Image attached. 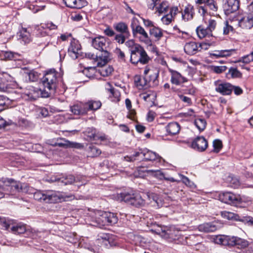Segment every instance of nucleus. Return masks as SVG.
<instances>
[{"instance_id": "obj_9", "label": "nucleus", "mask_w": 253, "mask_h": 253, "mask_svg": "<svg viewBox=\"0 0 253 253\" xmlns=\"http://www.w3.org/2000/svg\"><path fill=\"white\" fill-rule=\"evenodd\" d=\"M157 233L164 238L174 240L177 238L179 231L173 227H161L160 230L158 229Z\"/></svg>"}, {"instance_id": "obj_56", "label": "nucleus", "mask_w": 253, "mask_h": 253, "mask_svg": "<svg viewBox=\"0 0 253 253\" xmlns=\"http://www.w3.org/2000/svg\"><path fill=\"white\" fill-rule=\"evenodd\" d=\"M125 45L128 48H129V51L134 49L135 47H138L137 46H140V45L136 44L133 40H130L126 41L125 42Z\"/></svg>"}, {"instance_id": "obj_44", "label": "nucleus", "mask_w": 253, "mask_h": 253, "mask_svg": "<svg viewBox=\"0 0 253 253\" xmlns=\"http://www.w3.org/2000/svg\"><path fill=\"white\" fill-rule=\"evenodd\" d=\"M221 215L222 217L225 219H227L228 220H237L238 215L235 214L233 212L227 211H223L221 212Z\"/></svg>"}, {"instance_id": "obj_3", "label": "nucleus", "mask_w": 253, "mask_h": 253, "mask_svg": "<svg viewBox=\"0 0 253 253\" xmlns=\"http://www.w3.org/2000/svg\"><path fill=\"white\" fill-rule=\"evenodd\" d=\"M138 21L135 17L131 20L130 27L134 37L138 38L140 42L146 44L150 42L148 34L142 26L138 24Z\"/></svg>"}, {"instance_id": "obj_49", "label": "nucleus", "mask_w": 253, "mask_h": 253, "mask_svg": "<svg viewBox=\"0 0 253 253\" xmlns=\"http://www.w3.org/2000/svg\"><path fill=\"white\" fill-rule=\"evenodd\" d=\"M113 68L111 66H106L102 68L100 71V74L102 76L107 77L110 75L113 72Z\"/></svg>"}, {"instance_id": "obj_1", "label": "nucleus", "mask_w": 253, "mask_h": 253, "mask_svg": "<svg viewBox=\"0 0 253 253\" xmlns=\"http://www.w3.org/2000/svg\"><path fill=\"white\" fill-rule=\"evenodd\" d=\"M58 73L54 69H50L46 72L42 79L44 90L42 92L43 97H48L54 94L57 88Z\"/></svg>"}, {"instance_id": "obj_20", "label": "nucleus", "mask_w": 253, "mask_h": 253, "mask_svg": "<svg viewBox=\"0 0 253 253\" xmlns=\"http://www.w3.org/2000/svg\"><path fill=\"white\" fill-rule=\"evenodd\" d=\"M106 90L110 93L109 97L114 102H119L120 100V91L115 89L109 83H107L105 86Z\"/></svg>"}, {"instance_id": "obj_4", "label": "nucleus", "mask_w": 253, "mask_h": 253, "mask_svg": "<svg viewBox=\"0 0 253 253\" xmlns=\"http://www.w3.org/2000/svg\"><path fill=\"white\" fill-rule=\"evenodd\" d=\"M118 199L124 201L136 207H142L145 204V201L142 196L138 193H121L118 195Z\"/></svg>"}, {"instance_id": "obj_59", "label": "nucleus", "mask_w": 253, "mask_h": 253, "mask_svg": "<svg viewBox=\"0 0 253 253\" xmlns=\"http://www.w3.org/2000/svg\"><path fill=\"white\" fill-rule=\"evenodd\" d=\"M216 24L217 23L215 20L210 19L208 21V25L207 28L212 33L215 30Z\"/></svg>"}, {"instance_id": "obj_15", "label": "nucleus", "mask_w": 253, "mask_h": 253, "mask_svg": "<svg viewBox=\"0 0 253 253\" xmlns=\"http://www.w3.org/2000/svg\"><path fill=\"white\" fill-rule=\"evenodd\" d=\"M208 141L203 136L197 137L192 143V147L199 151H204L207 148Z\"/></svg>"}, {"instance_id": "obj_40", "label": "nucleus", "mask_w": 253, "mask_h": 253, "mask_svg": "<svg viewBox=\"0 0 253 253\" xmlns=\"http://www.w3.org/2000/svg\"><path fill=\"white\" fill-rule=\"evenodd\" d=\"M106 213L107 225H112L117 222L118 217L115 213L110 212H106Z\"/></svg>"}, {"instance_id": "obj_63", "label": "nucleus", "mask_w": 253, "mask_h": 253, "mask_svg": "<svg viewBox=\"0 0 253 253\" xmlns=\"http://www.w3.org/2000/svg\"><path fill=\"white\" fill-rule=\"evenodd\" d=\"M227 69V67L225 66H213L212 70L216 73L220 74L225 71Z\"/></svg>"}, {"instance_id": "obj_50", "label": "nucleus", "mask_w": 253, "mask_h": 253, "mask_svg": "<svg viewBox=\"0 0 253 253\" xmlns=\"http://www.w3.org/2000/svg\"><path fill=\"white\" fill-rule=\"evenodd\" d=\"M140 156V152H136L132 156H126L124 157L122 159L124 161L128 162H133L137 160V158Z\"/></svg>"}, {"instance_id": "obj_38", "label": "nucleus", "mask_w": 253, "mask_h": 253, "mask_svg": "<svg viewBox=\"0 0 253 253\" xmlns=\"http://www.w3.org/2000/svg\"><path fill=\"white\" fill-rule=\"evenodd\" d=\"M87 110L96 111L99 109L102 105V103L98 100H89L86 102Z\"/></svg>"}, {"instance_id": "obj_27", "label": "nucleus", "mask_w": 253, "mask_h": 253, "mask_svg": "<svg viewBox=\"0 0 253 253\" xmlns=\"http://www.w3.org/2000/svg\"><path fill=\"white\" fill-rule=\"evenodd\" d=\"M65 5L70 8H81L86 3L85 0H63Z\"/></svg>"}, {"instance_id": "obj_10", "label": "nucleus", "mask_w": 253, "mask_h": 253, "mask_svg": "<svg viewBox=\"0 0 253 253\" xmlns=\"http://www.w3.org/2000/svg\"><path fill=\"white\" fill-rule=\"evenodd\" d=\"M230 242V246H236L244 253H246V251L249 248L250 245L247 240L237 236H231Z\"/></svg>"}, {"instance_id": "obj_24", "label": "nucleus", "mask_w": 253, "mask_h": 253, "mask_svg": "<svg viewBox=\"0 0 253 253\" xmlns=\"http://www.w3.org/2000/svg\"><path fill=\"white\" fill-rule=\"evenodd\" d=\"M195 14L194 6L191 4H188L181 12L182 19L185 21L192 20Z\"/></svg>"}, {"instance_id": "obj_30", "label": "nucleus", "mask_w": 253, "mask_h": 253, "mask_svg": "<svg viewBox=\"0 0 253 253\" xmlns=\"http://www.w3.org/2000/svg\"><path fill=\"white\" fill-rule=\"evenodd\" d=\"M114 29L121 34L126 35V36H130V33L127 25L123 22L117 23L114 25Z\"/></svg>"}, {"instance_id": "obj_11", "label": "nucleus", "mask_w": 253, "mask_h": 253, "mask_svg": "<svg viewBox=\"0 0 253 253\" xmlns=\"http://www.w3.org/2000/svg\"><path fill=\"white\" fill-rule=\"evenodd\" d=\"M215 85L216 86L215 90L217 92L223 95L231 94L233 85L230 83L218 81L215 82Z\"/></svg>"}, {"instance_id": "obj_55", "label": "nucleus", "mask_w": 253, "mask_h": 253, "mask_svg": "<svg viewBox=\"0 0 253 253\" xmlns=\"http://www.w3.org/2000/svg\"><path fill=\"white\" fill-rule=\"evenodd\" d=\"M227 181L230 183L231 186L236 188L239 185V180L233 176H229L227 178Z\"/></svg>"}, {"instance_id": "obj_52", "label": "nucleus", "mask_w": 253, "mask_h": 253, "mask_svg": "<svg viewBox=\"0 0 253 253\" xmlns=\"http://www.w3.org/2000/svg\"><path fill=\"white\" fill-rule=\"evenodd\" d=\"M213 147L214 148L213 151L218 153L222 147V144L221 140L219 139L214 140L213 141Z\"/></svg>"}, {"instance_id": "obj_18", "label": "nucleus", "mask_w": 253, "mask_h": 253, "mask_svg": "<svg viewBox=\"0 0 253 253\" xmlns=\"http://www.w3.org/2000/svg\"><path fill=\"white\" fill-rule=\"evenodd\" d=\"M81 45L79 42L75 39H73L70 42V45L68 48V53L74 59L78 57V51L81 49Z\"/></svg>"}, {"instance_id": "obj_13", "label": "nucleus", "mask_w": 253, "mask_h": 253, "mask_svg": "<svg viewBox=\"0 0 253 253\" xmlns=\"http://www.w3.org/2000/svg\"><path fill=\"white\" fill-rule=\"evenodd\" d=\"M59 181L64 185L68 184H72L74 183H76V186L78 189L80 186L84 185L85 183L82 180L81 177H77L75 178L72 175H68L65 177H62L59 179Z\"/></svg>"}, {"instance_id": "obj_14", "label": "nucleus", "mask_w": 253, "mask_h": 253, "mask_svg": "<svg viewBox=\"0 0 253 253\" xmlns=\"http://www.w3.org/2000/svg\"><path fill=\"white\" fill-rule=\"evenodd\" d=\"M169 71L170 73V82L172 84L180 85L188 81L186 78L182 76L177 71L171 69H169Z\"/></svg>"}, {"instance_id": "obj_26", "label": "nucleus", "mask_w": 253, "mask_h": 253, "mask_svg": "<svg viewBox=\"0 0 253 253\" xmlns=\"http://www.w3.org/2000/svg\"><path fill=\"white\" fill-rule=\"evenodd\" d=\"M94 222L96 223L95 225L99 227L107 225L106 211H97L95 213Z\"/></svg>"}, {"instance_id": "obj_28", "label": "nucleus", "mask_w": 253, "mask_h": 253, "mask_svg": "<svg viewBox=\"0 0 253 253\" xmlns=\"http://www.w3.org/2000/svg\"><path fill=\"white\" fill-rule=\"evenodd\" d=\"M235 51V49H227V50H215L213 53H210V57L218 58L219 57H225L230 56L232 55V53Z\"/></svg>"}, {"instance_id": "obj_23", "label": "nucleus", "mask_w": 253, "mask_h": 253, "mask_svg": "<svg viewBox=\"0 0 253 253\" xmlns=\"http://www.w3.org/2000/svg\"><path fill=\"white\" fill-rule=\"evenodd\" d=\"M109 53L107 50L101 51L100 54L96 55L94 63L97 66H103L108 61Z\"/></svg>"}, {"instance_id": "obj_58", "label": "nucleus", "mask_w": 253, "mask_h": 253, "mask_svg": "<svg viewBox=\"0 0 253 253\" xmlns=\"http://www.w3.org/2000/svg\"><path fill=\"white\" fill-rule=\"evenodd\" d=\"M0 227L5 229H8L10 227L9 221L4 217H0Z\"/></svg>"}, {"instance_id": "obj_57", "label": "nucleus", "mask_w": 253, "mask_h": 253, "mask_svg": "<svg viewBox=\"0 0 253 253\" xmlns=\"http://www.w3.org/2000/svg\"><path fill=\"white\" fill-rule=\"evenodd\" d=\"M251 62H253V58L250 54L245 55L241 57L238 61V62L249 64Z\"/></svg>"}, {"instance_id": "obj_60", "label": "nucleus", "mask_w": 253, "mask_h": 253, "mask_svg": "<svg viewBox=\"0 0 253 253\" xmlns=\"http://www.w3.org/2000/svg\"><path fill=\"white\" fill-rule=\"evenodd\" d=\"M29 80L31 82H35L37 80L38 76V73L33 71H30L29 73L27 74Z\"/></svg>"}, {"instance_id": "obj_17", "label": "nucleus", "mask_w": 253, "mask_h": 253, "mask_svg": "<svg viewBox=\"0 0 253 253\" xmlns=\"http://www.w3.org/2000/svg\"><path fill=\"white\" fill-rule=\"evenodd\" d=\"M141 154L143 155L144 159L146 161H153L156 160H158L159 162H161L162 160L164 162L165 161V160L157 153L148 150H144L140 152V155Z\"/></svg>"}, {"instance_id": "obj_6", "label": "nucleus", "mask_w": 253, "mask_h": 253, "mask_svg": "<svg viewBox=\"0 0 253 253\" xmlns=\"http://www.w3.org/2000/svg\"><path fill=\"white\" fill-rule=\"evenodd\" d=\"M135 47L134 49L130 51V61L133 64H137L138 62L145 64L150 60L146 52L141 46Z\"/></svg>"}, {"instance_id": "obj_21", "label": "nucleus", "mask_w": 253, "mask_h": 253, "mask_svg": "<svg viewBox=\"0 0 253 253\" xmlns=\"http://www.w3.org/2000/svg\"><path fill=\"white\" fill-rule=\"evenodd\" d=\"M71 111L75 115H83L87 112V106L85 103H79L71 107Z\"/></svg>"}, {"instance_id": "obj_45", "label": "nucleus", "mask_w": 253, "mask_h": 253, "mask_svg": "<svg viewBox=\"0 0 253 253\" xmlns=\"http://www.w3.org/2000/svg\"><path fill=\"white\" fill-rule=\"evenodd\" d=\"M206 124V122L204 119H197L195 121V125L200 131L205 129Z\"/></svg>"}, {"instance_id": "obj_46", "label": "nucleus", "mask_w": 253, "mask_h": 253, "mask_svg": "<svg viewBox=\"0 0 253 253\" xmlns=\"http://www.w3.org/2000/svg\"><path fill=\"white\" fill-rule=\"evenodd\" d=\"M228 78H238L241 77V73L236 69L234 68H230L227 74Z\"/></svg>"}, {"instance_id": "obj_54", "label": "nucleus", "mask_w": 253, "mask_h": 253, "mask_svg": "<svg viewBox=\"0 0 253 253\" xmlns=\"http://www.w3.org/2000/svg\"><path fill=\"white\" fill-rule=\"evenodd\" d=\"M5 186V184L3 180H0V199L4 197L5 195H7V192Z\"/></svg>"}, {"instance_id": "obj_36", "label": "nucleus", "mask_w": 253, "mask_h": 253, "mask_svg": "<svg viewBox=\"0 0 253 253\" xmlns=\"http://www.w3.org/2000/svg\"><path fill=\"white\" fill-rule=\"evenodd\" d=\"M149 33L151 36L154 37L157 41L160 40L163 36V30L155 26L149 29Z\"/></svg>"}, {"instance_id": "obj_19", "label": "nucleus", "mask_w": 253, "mask_h": 253, "mask_svg": "<svg viewBox=\"0 0 253 253\" xmlns=\"http://www.w3.org/2000/svg\"><path fill=\"white\" fill-rule=\"evenodd\" d=\"M239 24L244 29H250L253 27V14L249 13L239 20Z\"/></svg>"}, {"instance_id": "obj_33", "label": "nucleus", "mask_w": 253, "mask_h": 253, "mask_svg": "<svg viewBox=\"0 0 253 253\" xmlns=\"http://www.w3.org/2000/svg\"><path fill=\"white\" fill-rule=\"evenodd\" d=\"M147 196L153 206L157 207V208H159L163 206V203L162 201L158 197L157 194L153 193H148Z\"/></svg>"}, {"instance_id": "obj_42", "label": "nucleus", "mask_w": 253, "mask_h": 253, "mask_svg": "<svg viewBox=\"0 0 253 253\" xmlns=\"http://www.w3.org/2000/svg\"><path fill=\"white\" fill-rule=\"evenodd\" d=\"M96 133V130L93 127H88L84 132V135L90 140H94Z\"/></svg>"}, {"instance_id": "obj_22", "label": "nucleus", "mask_w": 253, "mask_h": 253, "mask_svg": "<svg viewBox=\"0 0 253 253\" xmlns=\"http://www.w3.org/2000/svg\"><path fill=\"white\" fill-rule=\"evenodd\" d=\"M106 40L104 37H98L94 38L92 41V46L96 49L103 51L106 50Z\"/></svg>"}, {"instance_id": "obj_25", "label": "nucleus", "mask_w": 253, "mask_h": 253, "mask_svg": "<svg viewBox=\"0 0 253 253\" xmlns=\"http://www.w3.org/2000/svg\"><path fill=\"white\" fill-rule=\"evenodd\" d=\"M184 51L188 55H192L200 51L198 43L194 42L186 43L184 47Z\"/></svg>"}, {"instance_id": "obj_29", "label": "nucleus", "mask_w": 253, "mask_h": 253, "mask_svg": "<svg viewBox=\"0 0 253 253\" xmlns=\"http://www.w3.org/2000/svg\"><path fill=\"white\" fill-rule=\"evenodd\" d=\"M225 7L228 13H233L239 9V1L238 0H227Z\"/></svg>"}, {"instance_id": "obj_47", "label": "nucleus", "mask_w": 253, "mask_h": 253, "mask_svg": "<svg viewBox=\"0 0 253 253\" xmlns=\"http://www.w3.org/2000/svg\"><path fill=\"white\" fill-rule=\"evenodd\" d=\"M3 56L4 59L6 60H16L17 59V57L19 56V55L11 51H6L3 53Z\"/></svg>"}, {"instance_id": "obj_41", "label": "nucleus", "mask_w": 253, "mask_h": 253, "mask_svg": "<svg viewBox=\"0 0 253 253\" xmlns=\"http://www.w3.org/2000/svg\"><path fill=\"white\" fill-rule=\"evenodd\" d=\"M97 240L99 242H102L105 245L107 246L108 243H110V235L101 233L98 235Z\"/></svg>"}, {"instance_id": "obj_32", "label": "nucleus", "mask_w": 253, "mask_h": 253, "mask_svg": "<svg viewBox=\"0 0 253 253\" xmlns=\"http://www.w3.org/2000/svg\"><path fill=\"white\" fill-rule=\"evenodd\" d=\"M198 230L203 232H212L217 230V226L213 223H204L198 226Z\"/></svg>"}, {"instance_id": "obj_12", "label": "nucleus", "mask_w": 253, "mask_h": 253, "mask_svg": "<svg viewBox=\"0 0 253 253\" xmlns=\"http://www.w3.org/2000/svg\"><path fill=\"white\" fill-rule=\"evenodd\" d=\"M13 78L7 72L2 71L0 67V91L6 92L9 88V82H11Z\"/></svg>"}, {"instance_id": "obj_37", "label": "nucleus", "mask_w": 253, "mask_h": 253, "mask_svg": "<svg viewBox=\"0 0 253 253\" xmlns=\"http://www.w3.org/2000/svg\"><path fill=\"white\" fill-rule=\"evenodd\" d=\"M10 230L14 234H25V232L27 231V227L25 224L19 223L12 226L10 228Z\"/></svg>"}, {"instance_id": "obj_51", "label": "nucleus", "mask_w": 253, "mask_h": 253, "mask_svg": "<svg viewBox=\"0 0 253 253\" xmlns=\"http://www.w3.org/2000/svg\"><path fill=\"white\" fill-rule=\"evenodd\" d=\"M130 36H126V35L123 34H117L115 37V40L117 42L120 44L124 43L126 39H127Z\"/></svg>"}, {"instance_id": "obj_61", "label": "nucleus", "mask_w": 253, "mask_h": 253, "mask_svg": "<svg viewBox=\"0 0 253 253\" xmlns=\"http://www.w3.org/2000/svg\"><path fill=\"white\" fill-rule=\"evenodd\" d=\"M37 232L32 229L27 228V231L25 232L26 237L36 238L37 236Z\"/></svg>"}, {"instance_id": "obj_48", "label": "nucleus", "mask_w": 253, "mask_h": 253, "mask_svg": "<svg viewBox=\"0 0 253 253\" xmlns=\"http://www.w3.org/2000/svg\"><path fill=\"white\" fill-rule=\"evenodd\" d=\"M156 9L159 13H164L168 11L169 5L166 1H163L158 6H156Z\"/></svg>"}, {"instance_id": "obj_31", "label": "nucleus", "mask_w": 253, "mask_h": 253, "mask_svg": "<svg viewBox=\"0 0 253 253\" xmlns=\"http://www.w3.org/2000/svg\"><path fill=\"white\" fill-rule=\"evenodd\" d=\"M167 133L169 135L177 134L180 130V125L176 122H171L166 126Z\"/></svg>"}, {"instance_id": "obj_34", "label": "nucleus", "mask_w": 253, "mask_h": 253, "mask_svg": "<svg viewBox=\"0 0 253 253\" xmlns=\"http://www.w3.org/2000/svg\"><path fill=\"white\" fill-rule=\"evenodd\" d=\"M196 33L200 39L212 37V33L207 28H204L202 26H199L196 29Z\"/></svg>"}, {"instance_id": "obj_53", "label": "nucleus", "mask_w": 253, "mask_h": 253, "mask_svg": "<svg viewBox=\"0 0 253 253\" xmlns=\"http://www.w3.org/2000/svg\"><path fill=\"white\" fill-rule=\"evenodd\" d=\"M65 143L58 142L56 144V145L63 147H77V145H79L78 143L70 142L69 141H65Z\"/></svg>"}, {"instance_id": "obj_43", "label": "nucleus", "mask_w": 253, "mask_h": 253, "mask_svg": "<svg viewBox=\"0 0 253 253\" xmlns=\"http://www.w3.org/2000/svg\"><path fill=\"white\" fill-rule=\"evenodd\" d=\"M101 152L100 149L92 145H90L88 147V153L90 157H97L101 154Z\"/></svg>"}, {"instance_id": "obj_35", "label": "nucleus", "mask_w": 253, "mask_h": 253, "mask_svg": "<svg viewBox=\"0 0 253 253\" xmlns=\"http://www.w3.org/2000/svg\"><path fill=\"white\" fill-rule=\"evenodd\" d=\"M231 236L226 235H218L214 238V242L217 244L230 246Z\"/></svg>"}, {"instance_id": "obj_8", "label": "nucleus", "mask_w": 253, "mask_h": 253, "mask_svg": "<svg viewBox=\"0 0 253 253\" xmlns=\"http://www.w3.org/2000/svg\"><path fill=\"white\" fill-rule=\"evenodd\" d=\"M3 180L7 195L13 194L15 192L23 191V188L25 186V184L15 181L12 179H6Z\"/></svg>"}, {"instance_id": "obj_7", "label": "nucleus", "mask_w": 253, "mask_h": 253, "mask_svg": "<svg viewBox=\"0 0 253 253\" xmlns=\"http://www.w3.org/2000/svg\"><path fill=\"white\" fill-rule=\"evenodd\" d=\"M219 200L221 202L232 205H237L241 201V198L231 192H223L218 195Z\"/></svg>"}, {"instance_id": "obj_39", "label": "nucleus", "mask_w": 253, "mask_h": 253, "mask_svg": "<svg viewBox=\"0 0 253 253\" xmlns=\"http://www.w3.org/2000/svg\"><path fill=\"white\" fill-rule=\"evenodd\" d=\"M158 76L159 71L156 69H152L151 74L147 77L149 78V82H152V86H157L158 84Z\"/></svg>"}, {"instance_id": "obj_64", "label": "nucleus", "mask_w": 253, "mask_h": 253, "mask_svg": "<svg viewBox=\"0 0 253 253\" xmlns=\"http://www.w3.org/2000/svg\"><path fill=\"white\" fill-rule=\"evenodd\" d=\"M173 18H172V16L170 15H169L168 14L164 16L162 19L161 20L163 24L165 25H169V23H170L172 20Z\"/></svg>"}, {"instance_id": "obj_2", "label": "nucleus", "mask_w": 253, "mask_h": 253, "mask_svg": "<svg viewBox=\"0 0 253 253\" xmlns=\"http://www.w3.org/2000/svg\"><path fill=\"white\" fill-rule=\"evenodd\" d=\"M34 198L38 201H43L46 203H54L60 201L61 200H66L67 199H74V196L70 195L63 196L59 192L56 191H37L34 194Z\"/></svg>"}, {"instance_id": "obj_62", "label": "nucleus", "mask_w": 253, "mask_h": 253, "mask_svg": "<svg viewBox=\"0 0 253 253\" xmlns=\"http://www.w3.org/2000/svg\"><path fill=\"white\" fill-rule=\"evenodd\" d=\"M115 52L117 55L118 58L120 61L123 62H125L126 61L125 53L123 51H122L120 48H116Z\"/></svg>"}, {"instance_id": "obj_5", "label": "nucleus", "mask_w": 253, "mask_h": 253, "mask_svg": "<svg viewBox=\"0 0 253 253\" xmlns=\"http://www.w3.org/2000/svg\"><path fill=\"white\" fill-rule=\"evenodd\" d=\"M198 12L204 17L208 13L207 7L213 12H216L218 5L216 0H194Z\"/></svg>"}, {"instance_id": "obj_16", "label": "nucleus", "mask_w": 253, "mask_h": 253, "mask_svg": "<svg viewBox=\"0 0 253 253\" xmlns=\"http://www.w3.org/2000/svg\"><path fill=\"white\" fill-rule=\"evenodd\" d=\"M18 39L24 44L29 43L32 41L31 33L26 28L21 27L17 33Z\"/></svg>"}]
</instances>
